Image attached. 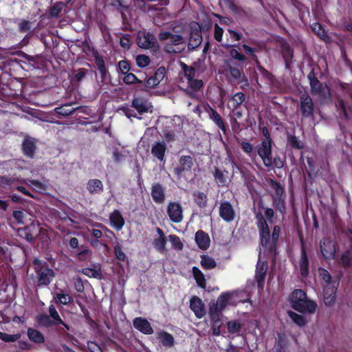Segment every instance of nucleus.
Segmentation results:
<instances>
[{
    "label": "nucleus",
    "instance_id": "obj_27",
    "mask_svg": "<svg viewBox=\"0 0 352 352\" xmlns=\"http://www.w3.org/2000/svg\"><path fill=\"white\" fill-rule=\"evenodd\" d=\"M299 265L302 276L307 277L309 274V261L304 248L301 250Z\"/></svg>",
    "mask_w": 352,
    "mask_h": 352
},
{
    "label": "nucleus",
    "instance_id": "obj_5",
    "mask_svg": "<svg viewBox=\"0 0 352 352\" xmlns=\"http://www.w3.org/2000/svg\"><path fill=\"white\" fill-rule=\"evenodd\" d=\"M258 154L266 167L272 166L271 139L263 140L261 144L258 146Z\"/></svg>",
    "mask_w": 352,
    "mask_h": 352
},
{
    "label": "nucleus",
    "instance_id": "obj_36",
    "mask_svg": "<svg viewBox=\"0 0 352 352\" xmlns=\"http://www.w3.org/2000/svg\"><path fill=\"white\" fill-rule=\"evenodd\" d=\"M29 185L36 192H43L47 188V182H41L37 180H29Z\"/></svg>",
    "mask_w": 352,
    "mask_h": 352
},
{
    "label": "nucleus",
    "instance_id": "obj_50",
    "mask_svg": "<svg viewBox=\"0 0 352 352\" xmlns=\"http://www.w3.org/2000/svg\"><path fill=\"white\" fill-rule=\"evenodd\" d=\"M311 28H312L313 31L315 32L320 38H324L325 32L320 23H314L311 26Z\"/></svg>",
    "mask_w": 352,
    "mask_h": 352
},
{
    "label": "nucleus",
    "instance_id": "obj_53",
    "mask_svg": "<svg viewBox=\"0 0 352 352\" xmlns=\"http://www.w3.org/2000/svg\"><path fill=\"white\" fill-rule=\"evenodd\" d=\"M166 69L164 67H161L157 69L153 76L157 81L160 83V82L164 79Z\"/></svg>",
    "mask_w": 352,
    "mask_h": 352
},
{
    "label": "nucleus",
    "instance_id": "obj_14",
    "mask_svg": "<svg viewBox=\"0 0 352 352\" xmlns=\"http://www.w3.org/2000/svg\"><path fill=\"white\" fill-rule=\"evenodd\" d=\"M192 165V159L190 156L182 155L179 158L178 166L175 168V173L180 177L183 172L190 171Z\"/></svg>",
    "mask_w": 352,
    "mask_h": 352
},
{
    "label": "nucleus",
    "instance_id": "obj_64",
    "mask_svg": "<svg viewBox=\"0 0 352 352\" xmlns=\"http://www.w3.org/2000/svg\"><path fill=\"white\" fill-rule=\"evenodd\" d=\"M86 72L84 69H79L75 72V78L78 81H80L85 76Z\"/></svg>",
    "mask_w": 352,
    "mask_h": 352
},
{
    "label": "nucleus",
    "instance_id": "obj_24",
    "mask_svg": "<svg viewBox=\"0 0 352 352\" xmlns=\"http://www.w3.org/2000/svg\"><path fill=\"white\" fill-rule=\"evenodd\" d=\"M233 295V293H225L221 294L217 300L214 308L215 311L217 312L221 311L228 305L230 303V300Z\"/></svg>",
    "mask_w": 352,
    "mask_h": 352
},
{
    "label": "nucleus",
    "instance_id": "obj_10",
    "mask_svg": "<svg viewBox=\"0 0 352 352\" xmlns=\"http://www.w3.org/2000/svg\"><path fill=\"white\" fill-rule=\"evenodd\" d=\"M219 216L226 222H231L235 218V211L232 204L228 201H221L219 208Z\"/></svg>",
    "mask_w": 352,
    "mask_h": 352
},
{
    "label": "nucleus",
    "instance_id": "obj_41",
    "mask_svg": "<svg viewBox=\"0 0 352 352\" xmlns=\"http://www.w3.org/2000/svg\"><path fill=\"white\" fill-rule=\"evenodd\" d=\"M263 213L260 211L258 214H261L264 219H265L266 222L272 223V219L274 217V210L272 208H263Z\"/></svg>",
    "mask_w": 352,
    "mask_h": 352
},
{
    "label": "nucleus",
    "instance_id": "obj_17",
    "mask_svg": "<svg viewBox=\"0 0 352 352\" xmlns=\"http://www.w3.org/2000/svg\"><path fill=\"white\" fill-rule=\"evenodd\" d=\"M337 283H330L328 286H324L323 300L326 305L331 306L336 300Z\"/></svg>",
    "mask_w": 352,
    "mask_h": 352
},
{
    "label": "nucleus",
    "instance_id": "obj_45",
    "mask_svg": "<svg viewBox=\"0 0 352 352\" xmlns=\"http://www.w3.org/2000/svg\"><path fill=\"white\" fill-rule=\"evenodd\" d=\"M151 60L148 56L138 55L136 57V63L140 67H145L148 66Z\"/></svg>",
    "mask_w": 352,
    "mask_h": 352
},
{
    "label": "nucleus",
    "instance_id": "obj_18",
    "mask_svg": "<svg viewBox=\"0 0 352 352\" xmlns=\"http://www.w3.org/2000/svg\"><path fill=\"white\" fill-rule=\"evenodd\" d=\"M267 269V264L265 262H261L259 259L256 265L255 274V278L258 288H263V287Z\"/></svg>",
    "mask_w": 352,
    "mask_h": 352
},
{
    "label": "nucleus",
    "instance_id": "obj_26",
    "mask_svg": "<svg viewBox=\"0 0 352 352\" xmlns=\"http://www.w3.org/2000/svg\"><path fill=\"white\" fill-rule=\"evenodd\" d=\"M151 196L156 203H162L165 199L164 190L160 184H155L152 186Z\"/></svg>",
    "mask_w": 352,
    "mask_h": 352
},
{
    "label": "nucleus",
    "instance_id": "obj_58",
    "mask_svg": "<svg viewBox=\"0 0 352 352\" xmlns=\"http://www.w3.org/2000/svg\"><path fill=\"white\" fill-rule=\"evenodd\" d=\"M223 29L221 27H219L217 24H215V25H214V38L217 41H219V42L221 41L222 37H223Z\"/></svg>",
    "mask_w": 352,
    "mask_h": 352
},
{
    "label": "nucleus",
    "instance_id": "obj_46",
    "mask_svg": "<svg viewBox=\"0 0 352 352\" xmlns=\"http://www.w3.org/2000/svg\"><path fill=\"white\" fill-rule=\"evenodd\" d=\"M319 275L322 279L325 282L324 286H328L330 283H336L331 281V276L328 271L324 269H319Z\"/></svg>",
    "mask_w": 352,
    "mask_h": 352
},
{
    "label": "nucleus",
    "instance_id": "obj_22",
    "mask_svg": "<svg viewBox=\"0 0 352 352\" xmlns=\"http://www.w3.org/2000/svg\"><path fill=\"white\" fill-rule=\"evenodd\" d=\"M111 226L117 230H120L124 225V220L118 210H114L109 216Z\"/></svg>",
    "mask_w": 352,
    "mask_h": 352
},
{
    "label": "nucleus",
    "instance_id": "obj_2",
    "mask_svg": "<svg viewBox=\"0 0 352 352\" xmlns=\"http://www.w3.org/2000/svg\"><path fill=\"white\" fill-rule=\"evenodd\" d=\"M292 307L302 313H314L317 308V304L307 299V295L301 289L294 290L289 296Z\"/></svg>",
    "mask_w": 352,
    "mask_h": 352
},
{
    "label": "nucleus",
    "instance_id": "obj_59",
    "mask_svg": "<svg viewBox=\"0 0 352 352\" xmlns=\"http://www.w3.org/2000/svg\"><path fill=\"white\" fill-rule=\"evenodd\" d=\"M159 84L160 83L158 82V81H157V80L154 78L153 76L148 78L145 82L146 87L148 88L154 87Z\"/></svg>",
    "mask_w": 352,
    "mask_h": 352
},
{
    "label": "nucleus",
    "instance_id": "obj_63",
    "mask_svg": "<svg viewBox=\"0 0 352 352\" xmlns=\"http://www.w3.org/2000/svg\"><path fill=\"white\" fill-rule=\"evenodd\" d=\"M78 256L80 260H85L91 256V252L85 249L78 254Z\"/></svg>",
    "mask_w": 352,
    "mask_h": 352
},
{
    "label": "nucleus",
    "instance_id": "obj_4",
    "mask_svg": "<svg viewBox=\"0 0 352 352\" xmlns=\"http://www.w3.org/2000/svg\"><path fill=\"white\" fill-rule=\"evenodd\" d=\"M159 38L165 41L164 50L168 53H179L185 48V39L179 34L162 32L159 34Z\"/></svg>",
    "mask_w": 352,
    "mask_h": 352
},
{
    "label": "nucleus",
    "instance_id": "obj_6",
    "mask_svg": "<svg viewBox=\"0 0 352 352\" xmlns=\"http://www.w3.org/2000/svg\"><path fill=\"white\" fill-rule=\"evenodd\" d=\"M137 43L141 48L153 49V50H156L158 48L155 37L152 34L146 31L138 32Z\"/></svg>",
    "mask_w": 352,
    "mask_h": 352
},
{
    "label": "nucleus",
    "instance_id": "obj_37",
    "mask_svg": "<svg viewBox=\"0 0 352 352\" xmlns=\"http://www.w3.org/2000/svg\"><path fill=\"white\" fill-rule=\"evenodd\" d=\"M245 100V95L242 92L235 94L230 99V103L233 109L238 108Z\"/></svg>",
    "mask_w": 352,
    "mask_h": 352
},
{
    "label": "nucleus",
    "instance_id": "obj_43",
    "mask_svg": "<svg viewBox=\"0 0 352 352\" xmlns=\"http://www.w3.org/2000/svg\"><path fill=\"white\" fill-rule=\"evenodd\" d=\"M20 334H8L6 333H0V339L6 342H13L20 338Z\"/></svg>",
    "mask_w": 352,
    "mask_h": 352
},
{
    "label": "nucleus",
    "instance_id": "obj_20",
    "mask_svg": "<svg viewBox=\"0 0 352 352\" xmlns=\"http://www.w3.org/2000/svg\"><path fill=\"white\" fill-rule=\"evenodd\" d=\"M195 241L199 248L207 250L210 243L209 236L202 230H199L195 234Z\"/></svg>",
    "mask_w": 352,
    "mask_h": 352
},
{
    "label": "nucleus",
    "instance_id": "obj_56",
    "mask_svg": "<svg viewBox=\"0 0 352 352\" xmlns=\"http://www.w3.org/2000/svg\"><path fill=\"white\" fill-rule=\"evenodd\" d=\"M54 111L58 114L67 116L72 114L74 111V109H66L64 107H60L55 108Z\"/></svg>",
    "mask_w": 352,
    "mask_h": 352
},
{
    "label": "nucleus",
    "instance_id": "obj_51",
    "mask_svg": "<svg viewBox=\"0 0 352 352\" xmlns=\"http://www.w3.org/2000/svg\"><path fill=\"white\" fill-rule=\"evenodd\" d=\"M341 261L344 267H348L351 264L352 257L349 251L344 252L342 255Z\"/></svg>",
    "mask_w": 352,
    "mask_h": 352
},
{
    "label": "nucleus",
    "instance_id": "obj_16",
    "mask_svg": "<svg viewBox=\"0 0 352 352\" xmlns=\"http://www.w3.org/2000/svg\"><path fill=\"white\" fill-rule=\"evenodd\" d=\"M133 327L140 331L141 333L146 335H151L153 333V329L150 322L144 318L137 317L135 318L133 321Z\"/></svg>",
    "mask_w": 352,
    "mask_h": 352
},
{
    "label": "nucleus",
    "instance_id": "obj_35",
    "mask_svg": "<svg viewBox=\"0 0 352 352\" xmlns=\"http://www.w3.org/2000/svg\"><path fill=\"white\" fill-rule=\"evenodd\" d=\"M28 336L29 339L36 343H43L45 340L43 334L38 330L29 329L28 330Z\"/></svg>",
    "mask_w": 352,
    "mask_h": 352
},
{
    "label": "nucleus",
    "instance_id": "obj_30",
    "mask_svg": "<svg viewBox=\"0 0 352 352\" xmlns=\"http://www.w3.org/2000/svg\"><path fill=\"white\" fill-rule=\"evenodd\" d=\"M24 153L28 157H32L35 151V140L33 138L25 139L23 143Z\"/></svg>",
    "mask_w": 352,
    "mask_h": 352
},
{
    "label": "nucleus",
    "instance_id": "obj_15",
    "mask_svg": "<svg viewBox=\"0 0 352 352\" xmlns=\"http://www.w3.org/2000/svg\"><path fill=\"white\" fill-rule=\"evenodd\" d=\"M190 308L197 318H202L206 314L204 302L197 296H192L190 298Z\"/></svg>",
    "mask_w": 352,
    "mask_h": 352
},
{
    "label": "nucleus",
    "instance_id": "obj_12",
    "mask_svg": "<svg viewBox=\"0 0 352 352\" xmlns=\"http://www.w3.org/2000/svg\"><path fill=\"white\" fill-rule=\"evenodd\" d=\"M34 264L36 265V269L38 272V283L39 285H48L52 278L54 276V272L52 270L45 267L41 270L38 269V261L34 260Z\"/></svg>",
    "mask_w": 352,
    "mask_h": 352
},
{
    "label": "nucleus",
    "instance_id": "obj_3",
    "mask_svg": "<svg viewBox=\"0 0 352 352\" xmlns=\"http://www.w3.org/2000/svg\"><path fill=\"white\" fill-rule=\"evenodd\" d=\"M181 67L184 73V77L182 78L183 83L186 85V91L192 95L194 92L198 91L203 87L204 82L201 80L196 78V71L195 68L188 67L184 63H181Z\"/></svg>",
    "mask_w": 352,
    "mask_h": 352
},
{
    "label": "nucleus",
    "instance_id": "obj_62",
    "mask_svg": "<svg viewBox=\"0 0 352 352\" xmlns=\"http://www.w3.org/2000/svg\"><path fill=\"white\" fill-rule=\"evenodd\" d=\"M120 43L124 49H129L130 47V41L126 35L120 38Z\"/></svg>",
    "mask_w": 352,
    "mask_h": 352
},
{
    "label": "nucleus",
    "instance_id": "obj_55",
    "mask_svg": "<svg viewBox=\"0 0 352 352\" xmlns=\"http://www.w3.org/2000/svg\"><path fill=\"white\" fill-rule=\"evenodd\" d=\"M114 252H115L116 256L118 260H120V261L125 260L126 255L119 245H116L114 247Z\"/></svg>",
    "mask_w": 352,
    "mask_h": 352
},
{
    "label": "nucleus",
    "instance_id": "obj_61",
    "mask_svg": "<svg viewBox=\"0 0 352 352\" xmlns=\"http://www.w3.org/2000/svg\"><path fill=\"white\" fill-rule=\"evenodd\" d=\"M60 11H61V8L60 7L59 5H58V4L54 5L50 8V15L53 17L58 16V15L59 14Z\"/></svg>",
    "mask_w": 352,
    "mask_h": 352
},
{
    "label": "nucleus",
    "instance_id": "obj_19",
    "mask_svg": "<svg viewBox=\"0 0 352 352\" xmlns=\"http://www.w3.org/2000/svg\"><path fill=\"white\" fill-rule=\"evenodd\" d=\"M166 151V145L164 142H157L153 144L151 148V153L157 160L162 162L164 159Z\"/></svg>",
    "mask_w": 352,
    "mask_h": 352
},
{
    "label": "nucleus",
    "instance_id": "obj_7",
    "mask_svg": "<svg viewBox=\"0 0 352 352\" xmlns=\"http://www.w3.org/2000/svg\"><path fill=\"white\" fill-rule=\"evenodd\" d=\"M190 34L189 38L188 48L195 49L199 46L202 41L201 28L199 23L192 21L190 23Z\"/></svg>",
    "mask_w": 352,
    "mask_h": 352
},
{
    "label": "nucleus",
    "instance_id": "obj_47",
    "mask_svg": "<svg viewBox=\"0 0 352 352\" xmlns=\"http://www.w3.org/2000/svg\"><path fill=\"white\" fill-rule=\"evenodd\" d=\"M58 302L63 305H68L72 300V297L67 294L58 293L56 294Z\"/></svg>",
    "mask_w": 352,
    "mask_h": 352
},
{
    "label": "nucleus",
    "instance_id": "obj_52",
    "mask_svg": "<svg viewBox=\"0 0 352 352\" xmlns=\"http://www.w3.org/2000/svg\"><path fill=\"white\" fill-rule=\"evenodd\" d=\"M38 322L40 324L45 327H48L51 324H53V322L50 319L49 316L45 314L40 315L38 317Z\"/></svg>",
    "mask_w": 352,
    "mask_h": 352
},
{
    "label": "nucleus",
    "instance_id": "obj_48",
    "mask_svg": "<svg viewBox=\"0 0 352 352\" xmlns=\"http://www.w3.org/2000/svg\"><path fill=\"white\" fill-rule=\"evenodd\" d=\"M214 177L219 185H224L226 183V177L223 172L219 169H216L214 173Z\"/></svg>",
    "mask_w": 352,
    "mask_h": 352
},
{
    "label": "nucleus",
    "instance_id": "obj_57",
    "mask_svg": "<svg viewBox=\"0 0 352 352\" xmlns=\"http://www.w3.org/2000/svg\"><path fill=\"white\" fill-rule=\"evenodd\" d=\"M230 56L234 58L239 61H244L245 60V56L241 54L238 50L235 49H232L230 52Z\"/></svg>",
    "mask_w": 352,
    "mask_h": 352
},
{
    "label": "nucleus",
    "instance_id": "obj_31",
    "mask_svg": "<svg viewBox=\"0 0 352 352\" xmlns=\"http://www.w3.org/2000/svg\"><path fill=\"white\" fill-rule=\"evenodd\" d=\"M192 196L195 202L199 208H204L206 206L208 201L206 194L200 191H195Z\"/></svg>",
    "mask_w": 352,
    "mask_h": 352
},
{
    "label": "nucleus",
    "instance_id": "obj_49",
    "mask_svg": "<svg viewBox=\"0 0 352 352\" xmlns=\"http://www.w3.org/2000/svg\"><path fill=\"white\" fill-rule=\"evenodd\" d=\"M228 329L230 333H236L240 331L241 324L236 321H230L228 322Z\"/></svg>",
    "mask_w": 352,
    "mask_h": 352
},
{
    "label": "nucleus",
    "instance_id": "obj_34",
    "mask_svg": "<svg viewBox=\"0 0 352 352\" xmlns=\"http://www.w3.org/2000/svg\"><path fill=\"white\" fill-rule=\"evenodd\" d=\"M127 154L128 153L123 147H116L112 151L113 159L116 162H122L126 157Z\"/></svg>",
    "mask_w": 352,
    "mask_h": 352
},
{
    "label": "nucleus",
    "instance_id": "obj_28",
    "mask_svg": "<svg viewBox=\"0 0 352 352\" xmlns=\"http://www.w3.org/2000/svg\"><path fill=\"white\" fill-rule=\"evenodd\" d=\"M158 338L162 344L167 347H171L175 344V340L173 336L164 331H161L157 333Z\"/></svg>",
    "mask_w": 352,
    "mask_h": 352
},
{
    "label": "nucleus",
    "instance_id": "obj_60",
    "mask_svg": "<svg viewBox=\"0 0 352 352\" xmlns=\"http://www.w3.org/2000/svg\"><path fill=\"white\" fill-rule=\"evenodd\" d=\"M13 217L19 223H20V224L24 223V221H23L24 214L22 211H14L13 212Z\"/></svg>",
    "mask_w": 352,
    "mask_h": 352
},
{
    "label": "nucleus",
    "instance_id": "obj_25",
    "mask_svg": "<svg viewBox=\"0 0 352 352\" xmlns=\"http://www.w3.org/2000/svg\"><path fill=\"white\" fill-rule=\"evenodd\" d=\"M87 189L90 194H100L103 191L102 182L98 179H89L87 183Z\"/></svg>",
    "mask_w": 352,
    "mask_h": 352
},
{
    "label": "nucleus",
    "instance_id": "obj_42",
    "mask_svg": "<svg viewBox=\"0 0 352 352\" xmlns=\"http://www.w3.org/2000/svg\"><path fill=\"white\" fill-rule=\"evenodd\" d=\"M123 76V81L126 84H133L135 82L142 83L141 80H139L138 78L132 73L127 72L126 74H122Z\"/></svg>",
    "mask_w": 352,
    "mask_h": 352
},
{
    "label": "nucleus",
    "instance_id": "obj_8",
    "mask_svg": "<svg viewBox=\"0 0 352 352\" xmlns=\"http://www.w3.org/2000/svg\"><path fill=\"white\" fill-rule=\"evenodd\" d=\"M40 227L37 223H32L25 228H20L18 230L19 235L28 241L32 242L40 232Z\"/></svg>",
    "mask_w": 352,
    "mask_h": 352
},
{
    "label": "nucleus",
    "instance_id": "obj_54",
    "mask_svg": "<svg viewBox=\"0 0 352 352\" xmlns=\"http://www.w3.org/2000/svg\"><path fill=\"white\" fill-rule=\"evenodd\" d=\"M118 68L122 75L129 72L130 65L126 60H121L118 63Z\"/></svg>",
    "mask_w": 352,
    "mask_h": 352
},
{
    "label": "nucleus",
    "instance_id": "obj_39",
    "mask_svg": "<svg viewBox=\"0 0 352 352\" xmlns=\"http://www.w3.org/2000/svg\"><path fill=\"white\" fill-rule=\"evenodd\" d=\"M288 314L292 320L298 326L302 327L306 324V320L303 316L293 311H288Z\"/></svg>",
    "mask_w": 352,
    "mask_h": 352
},
{
    "label": "nucleus",
    "instance_id": "obj_38",
    "mask_svg": "<svg viewBox=\"0 0 352 352\" xmlns=\"http://www.w3.org/2000/svg\"><path fill=\"white\" fill-rule=\"evenodd\" d=\"M209 116L210 119L217 125V126L223 131H225L226 129L224 123L221 120L219 114L217 112V111L211 109Z\"/></svg>",
    "mask_w": 352,
    "mask_h": 352
},
{
    "label": "nucleus",
    "instance_id": "obj_1",
    "mask_svg": "<svg viewBox=\"0 0 352 352\" xmlns=\"http://www.w3.org/2000/svg\"><path fill=\"white\" fill-rule=\"evenodd\" d=\"M256 225L259 231L261 245L265 248H272L275 246L280 234V227L275 226L270 234L268 223L261 214H256Z\"/></svg>",
    "mask_w": 352,
    "mask_h": 352
},
{
    "label": "nucleus",
    "instance_id": "obj_40",
    "mask_svg": "<svg viewBox=\"0 0 352 352\" xmlns=\"http://www.w3.org/2000/svg\"><path fill=\"white\" fill-rule=\"evenodd\" d=\"M82 273L91 278H100L102 274L100 270L92 268H85L82 270Z\"/></svg>",
    "mask_w": 352,
    "mask_h": 352
},
{
    "label": "nucleus",
    "instance_id": "obj_23",
    "mask_svg": "<svg viewBox=\"0 0 352 352\" xmlns=\"http://www.w3.org/2000/svg\"><path fill=\"white\" fill-rule=\"evenodd\" d=\"M133 106L139 113L148 112L152 108L151 103L142 98H135Z\"/></svg>",
    "mask_w": 352,
    "mask_h": 352
},
{
    "label": "nucleus",
    "instance_id": "obj_11",
    "mask_svg": "<svg viewBox=\"0 0 352 352\" xmlns=\"http://www.w3.org/2000/svg\"><path fill=\"white\" fill-rule=\"evenodd\" d=\"M167 212L170 219L175 223H179L183 219V210L180 204L177 202L169 203Z\"/></svg>",
    "mask_w": 352,
    "mask_h": 352
},
{
    "label": "nucleus",
    "instance_id": "obj_29",
    "mask_svg": "<svg viewBox=\"0 0 352 352\" xmlns=\"http://www.w3.org/2000/svg\"><path fill=\"white\" fill-rule=\"evenodd\" d=\"M192 273L198 286L205 289L206 287V279L202 272L197 267H193L192 268Z\"/></svg>",
    "mask_w": 352,
    "mask_h": 352
},
{
    "label": "nucleus",
    "instance_id": "obj_32",
    "mask_svg": "<svg viewBox=\"0 0 352 352\" xmlns=\"http://www.w3.org/2000/svg\"><path fill=\"white\" fill-rule=\"evenodd\" d=\"M49 314L52 318L53 324H63L67 329H69L68 326L65 323H64L63 320L60 318L58 313L57 312L55 307L53 305H51L49 307Z\"/></svg>",
    "mask_w": 352,
    "mask_h": 352
},
{
    "label": "nucleus",
    "instance_id": "obj_9",
    "mask_svg": "<svg viewBox=\"0 0 352 352\" xmlns=\"http://www.w3.org/2000/svg\"><path fill=\"white\" fill-rule=\"evenodd\" d=\"M321 254L326 259H333L336 256V244L329 238H324L320 242Z\"/></svg>",
    "mask_w": 352,
    "mask_h": 352
},
{
    "label": "nucleus",
    "instance_id": "obj_33",
    "mask_svg": "<svg viewBox=\"0 0 352 352\" xmlns=\"http://www.w3.org/2000/svg\"><path fill=\"white\" fill-rule=\"evenodd\" d=\"M201 265L204 270H212L217 266L214 259L208 255L201 256Z\"/></svg>",
    "mask_w": 352,
    "mask_h": 352
},
{
    "label": "nucleus",
    "instance_id": "obj_44",
    "mask_svg": "<svg viewBox=\"0 0 352 352\" xmlns=\"http://www.w3.org/2000/svg\"><path fill=\"white\" fill-rule=\"evenodd\" d=\"M168 237H169L170 242L171 243V245L174 249L178 250H180L182 249L183 244L181 242L180 239L177 236L175 235V234H170V235H169Z\"/></svg>",
    "mask_w": 352,
    "mask_h": 352
},
{
    "label": "nucleus",
    "instance_id": "obj_21",
    "mask_svg": "<svg viewBox=\"0 0 352 352\" xmlns=\"http://www.w3.org/2000/svg\"><path fill=\"white\" fill-rule=\"evenodd\" d=\"M156 231L158 234V236L155 238L153 240L154 248L160 252H164L166 250V239L164 236L163 231L159 228H156Z\"/></svg>",
    "mask_w": 352,
    "mask_h": 352
},
{
    "label": "nucleus",
    "instance_id": "obj_13",
    "mask_svg": "<svg viewBox=\"0 0 352 352\" xmlns=\"http://www.w3.org/2000/svg\"><path fill=\"white\" fill-rule=\"evenodd\" d=\"M300 111L305 118L310 117L314 113V103L310 96L303 94L300 97Z\"/></svg>",
    "mask_w": 352,
    "mask_h": 352
}]
</instances>
